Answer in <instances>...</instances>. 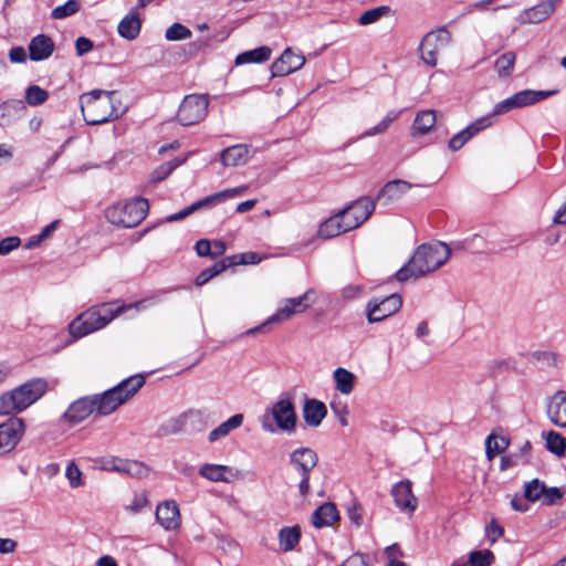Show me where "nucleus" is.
Listing matches in <instances>:
<instances>
[{
  "mask_svg": "<svg viewBox=\"0 0 566 566\" xmlns=\"http://www.w3.org/2000/svg\"><path fill=\"white\" fill-rule=\"evenodd\" d=\"M342 566H367L363 555L354 554L349 556Z\"/></svg>",
  "mask_w": 566,
  "mask_h": 566,
  "instance_id": "774afa93",
  "label": "nucleus"
},
{
  "mask_svg": "<svg viewBox=\"0 0 566 566\" xmlns=\"http://www.w3.org/2000/svg\"><path fill=\"white\" fill-rule=\"evenodd\" d=\"M437 120L436 112L431 109L421 111L416 115L412 124V135L422 136L429 133Z\"/></svg>",
  "mask_w": 566,
  "mask_h": 566,
  "instance_id": "473e14b6",
  "label": "nucleus"
},
{
  "mask_svg": "<svg viewBox=\"0 0 566 566\" xmlns=\"http://www.w3.org/2000/svg\"><path fill=\"white\" fill-rule=\"evenodd\" d=\"M48 390V381L33 378L0 395V416H13L23 412L35 403Z\"/></svg>",
  "mask_w": 566,
  "mask_h": 566,
  "instance_id": "20e7f679",
  "label": "nucleus"
},
{
  "mask_svg": "<svg viewBox=\"0 0 566 566\" xmlns=\"http://www.w3.org/2000/svg\"><path fill=\"white\" fill-rule=\"evenodd\" d=\"M390 493L394 497L396 506L399 510L407 513H412L416 511L418 500L412 493V482L410 480H403L396 483L391 488Z\"/></svg>",
  "mask_w": 566,
  "mask_h": 566,
  "instance_id": "a211bd4d",
  "label": "nucleus"
},
{
  "mask_svg": "<svg viewBox=\"0 0 566 566\" xmlns=\"http://www.w3.org/2000/svg\"><path fill=\"white\" fill-rule=\"evenodd\" d=\"M555 94V91H534V90H523L517 92L515 95V99L517 102L518 108L526 107L533 104H536L539 101H543Z\"/></svg>",
  "mask_w": 566,
  "mask_h": 566,
  "instance_id": "c9c22d12",
  "label": "nucleus"
},
{
  "mask_svg": "<svg viewBox=\"0 0 566 566\" xmlns=\"http://www.w3.org/2000/svg\"><path fill=\"white\" fill-rule=\"evenodd\" d=\"M199 475L211 482L233 483L243 479V472L237 468L205 463L199 468Z\"/></svg>",
  "mask_w": 566,
  "mask_h": 566,
  "instance_id": "2eb2a0df",
  "label": "nucleus"
},
{
  "mask_svg": "<svg viewBox=\"0 0 566 566\" xmlns=\"http://www.w3.org/2000/svg\"><path fill=\"white\" fill-rule=\"evenodd\" d=\"M289 461L293 469L301 475L297 488L300 496L304 499L311 492L310 475L318 463V455L313 449L301 447L290 453Z\"/></svg>",
  "mask_w": 566,
  "mask_h": 566,
  "instance_id": "6e6552de",
  "label": "nucleus"
},
{
  "mask_svg": "<svg viewBox=\"0 0 566 566\" xmlns=\"http://www.w3.org/2000/svg\"><path fill=\"white\" fill-rule=\"evenodd\" d=\"M124 461L123 459H118V458H115V457H107V458H103L101 460V467L103 470H107V471H114V472H123V465H124Z\"/></svg>",
  "mask_w": 566,
  "mask_h": 566,
  "instance_id": "5fc2aeb1",
  "label": "nucleus"
},
{
  "mask_svg": "<svg viewBox=\"0 0 566 566\" xmlns=\"http://www.w3.org/2000/svg\"><path fill=\"white\" fill-rule=\"evenodd\" d=\"M95 412L91 396L77 399L63 413V419L72 424L78 423Z\"/></svg>",
  "mask_w": 566,
  "mask_h": 566,
  "instance_id": "4be33fe9",
  "label": "nucleus"
},
{
  "mask_svg": "<svg viewBox=\"0 0 566 566\" xmlns=\"http://www.w3.org/2000/svg\"><path fill=\"white\" fill-rule=\"evenodd\" d=\"M80 10V2L77 0H67L64 4L55 7L51 17L55 20L65 19L75 14Z\"/></svg>",
  "mask_w": 566,
  "mask_h": 566,
  "instance_id": "37998d69",
  "label": "nucleus"
},
{
  "mask_svg": "<svg viewBox=\"0 0 566 566\" xmlns=\"http://www.w3.org/2000/svg\"><path fill=\"white\" fill-rule=\"evenodd\" d=\"M84 120L90 125H99L122 116L126 107L115 91L93 90L80 96Z\"/></svg>",
  "mask_w": 566,
  "mask_h": 566,
  "instance_id": "7ed1b4c3",
  "label": "nucleus"
},
{
  "mask_svg": "<svg viewBox=\"0 0 566 566\" xmlns=\"http://www.w3.org/2000/svg\"><path fill=\"white\" fill-rule=\"evenodd\" d=\"M20 245L18 237H8L0 241V255H6Z\"/></svg>",
  "mask_w": 566,
  "mask_h": 566,
  "instance_id": "6e6d98bb",
  "label": "nucleus"
},
{
  "mask_svg": "<svg viewBox=\"0 0 566 566\" xmlns=\"http://www.w3.org/2000/svg\"><path fill=\"white\" fill-rule=\"evenodd\" d=\"M364 292V286L360 284H348L343 287L342 296L345 300H353Z\"/></svg>",
  "mask_w": 566,
  "mask_h": 566,
  "instance_id": "4d7b16f0",
  "label": "nucleus"
},
{
  "mask_svg": "<svg viewBox=\"0 0 566 566\" xmlns=\"http://www.w3.org/2000/svg\"><path fill=\"white\" fill-rule=\"evenodd\" d=\"M54 51V42L45 34L34 36L29 44V55L32 61L49 59Z\"/></svg>",
  "mask_w": 566,
  "mask_h": 566,
  "instance_id": "a878e982",
  "label": "nucleus"
},
{
  "mask_svg": "<svg viewBox=\"0 0 566 566\" xmlns=\"http://www.w3.org/2000/svg\"><path fill=\"white\" fill-rule=\"evenodd\" d=\"M18 543L12 538L0 537V554H11L17 549Z\"/></svg>",
  "mask_w": 566,
  "mask_h": 566,
  "instance_id": "0e129e2a",
  "label": "nucleus"
},
{
  "mask_svg": "<svg viewBox=\"0 0 566 566\" xmlns=\"http://www.w3.org/2000/svg\"><path fill=\"white\" fill-rule=\"evenodd\" d=\"M142 22L135 12H130L124 17L118 23L117 30L122 38L134 40L140 32Z\"/></svg>",
  "mask_w": 566,
  "mask_h": 566,
  "instance_id": "2f4dec72",
  "label": "nucleus"
},
{
  "mask_svg": "<svg viewBox=\"0 0 566 566\" xmlns=\"http://www.w3.org/2000/svg\"><path fill=\"white\" fill-rule=\"evenodd\" d=\"M347 228L338 213L329 217L327 220L321 223L317 235L321 239H332L344 232H347Z\"/></svg>",
  "mask_w": 566,
  "mask_h": 566,
  "instance_id": "c756f323",
  "label": "nucleus"
},
{
  "mask_svg": "<svg viewBox=\"0 0 566 566\" xmlns=\"http://www.w3.org/2000/svg\"><path fill=\"white\" fill-rule=\"evenodd\" d=\"M193 212H196V209H195V206L192 203V205L186 207L185 209H182L181 211H179L177 213L169 214L168 217H166V221L167 222H176V221H179V220H182V219L187 218L188 216H190Z\"/></svg>",
  "mask_w": 566,
  "mask_h": 566,
  "instance_id": "bf43d9fd",
  "label": "nucleus"
},
{
  "mask_svg": "<svg viewBox=\"0 0 566 566\" xmlns=\"http://www.w3.org/2000/svg\"><path fill=\"white\" fill-rule=\"evenodd\" d=\"M451 42V34L446 28L428 32L419 45L420 57L428 66H436L438 63V55Z\"/></svg>",
  "mask_w": 566,
  "mask_h": 566,
  "instance_id": "9d476101",
  "label": "nucleus"
},
{
  "mask_svg": "<svg viewBox=\"0 0 566 566\" xmlns=\"http://www.w3.org/2000/svg\"><path fill=\"white\" fill-rule=\"evenodd\" d=\"M503 535V528L497 525L494 521L486 527V536L491 543H494L497 538Z\"/></svg>",
  "mask_w": 566,
  "mask_h": 566,
  "instance_id": "052dcab7",
  "label": "nucleus"
},
{
  "mask_svg": "<svg viewBox=\"0 0 566 566\" xmlns=\"http://www.w3.org/2000/svg\"><path fill=\"white\" fill-rule=\"evenodd\" d=\"M227 262H233L232 265L237 264H258L263 258L255 252H245L226 258Z\"/></svg>",
  "mask_w": 566,
  "mask_h": 566,
  "instance_id": "603ef678",
  "label": "nucleus"
},
{
  "mask_svg": "<svg viewBox=\"0 0 566 566\" xmlns=\"http://www.w3.org/2000/svg\"><path fill=\"white\" fill-rule=\"evenodd\" d=\"M304 64L305 56L301 52H295L293 49L287 48L272 64V74L273 76H285L298 71Z\"/></svg>",
  "mask_w": 566,
  "mask_h": 566,
  "instance_id": "dca6fc26",
  "label": "nucleus"
},
{
  "mask_svg": "<svg viewBox=\"0 0 566 566\" xmlns=\"http://www.w3.org/2000/svg\"><path fill=\"white\" fill-rule=\"evenodd\" d=\"M65 478L67 479L69 484L72 489L81 488L84 484L82 471L74 461H71L67 464L65 470Z\"/></svg>",
  "mask_w": 566,
  "mask_h": 566,
  "instance_id": "8fccbe9b",
  "label": "nucleus"
},
{
  "mask_svg": "<svg viewBox=\"0 0 566 566\" xmlns=\"http://www.w3.org/2000/svg\"><path fill=\"white\" fill-rule=\"evenodd\" d=\"M148 201L144 198H135L114 203L105 211L106 219L117 227L134 228L147 216Z\"/></svg>",
  "mask_w": 566,
  "mask_h": 566,
  "instance_id": "0eeeda50",
  "label": "nucleus"
},
{
  "mask_svg": "<svg viewBox=\"0 0 566 566\" xmlns=\"http://www.w3.org/2000/svg\"><path fill=\"white\" fill-rule=\"evenodd\" d=\"M48 92L38 85H32L27 90L25 101L29 105H41L48 99Z\"/></svg>",
  "mask_w": 566,
  "mask_h": 566,
  "instance_id": "49530a36",
  "label": "nucleus"
},
{
  "mask_svg": "<svg viewBox=\"0 0 566 566\" xmlns=\"http://www.w3.org/2000/svg\"><path fill=\"white\" fill-rule=\"evenodd\" d=\"M494 562V555L489 549L474 551L469 555L470 566H491Z\"/></svg>",
  "mask_w": 566,
  "mask_h": 566,
  "instance_id": "c03bdc74",
  "label": "nucleus"
},
{
  "mask_svg": "<svg viewBox=\"0 0 566 566\" xmlns=\"http://www.w3.org/2000/svg\"><path fill=\"white\" fill-rule=\"evenodd\" d=\"M296 422L295 408L289 398L279 399L260 418L261 428L269 433H274L276 430L292 433L295 431Z\"/></svg>",
  "mask_w": 566,
  "mask_h": 566,
  "instance_id": "423d86ee",
  "label": "nucleus"
},
{
  "mask_svg": "<svg viewBox=\"0 0 566 566\" xmlns=\"http://www.w3.org/2000/svg\"><path fill=\"white\" fill-rule=\"evenodd\" d=\"M165 36L168 41L186 40L191 36V31L180 23H174L166 30Z\"/></svg>",
  "mask_w": 566,
  "mask_h": 566,
  "instance_id": "09e8293b",
  "label": "nucleus"
},
{
  "mask_svg": "<svg viewBox=\"0 0 566 566\" xmlns=\"http://www.w3.org/2000/svg\"><path fill=\"white\" fill-rule=\"evenodd\" d=\"M327 415L326 406L317 399H306L303 406V418L310 427H318Z\"/></svg>",
  "mask_w": 566,
  "mask_h": 566,
  "instance_id": "cd10ccee",
  "label": "nucleus"
},
{
  "mask_svg": "<svg viewBox=\"0 0 566 566\" xmlns=\"http://www.w3.org/2000/svg\"><path fill=\"white\" fill-rule=\"evenodd\" d=\"M558 0H545L520 15L521 23H541L545 21L556 9Z\"/></svg>",
  "mask_w": 566,
  "mask_h": 566,
  "instance_id": "393cba45",
  "label": "nucleus"
},
{
  "mask_svg": "<svg viewBox=\"0 0 566 566\" xmlns=\"http://www.w3.org/2000/svg\"><path fill=\"white\" fill-rule=\"evenodd\" d=\"M333 379L335 388L342 395H349L353 392L356 382V376L346 368L338 367L333 371Z\"/></svg>",
  "mask_w": 566,
  "mask_h": 566,
  "instance_id": "7c9ffc66",
  "label": "nucleus"
},
{
  "mask_svg": "<svg viewBox=\"0 0 566 566\" xmlns=\"http://www.w3.org/2000/svg\"><path fill=\"white\" fill-rule=\"evenodd\" d=\"M509 446L505 437L490 434L485 441V455L489 461H492L499 453L503 452Z\"/></svg>",
  "mask_w": 566,
  "mask_h": 566,
  "instance_id": "ea45409f",
  "label": "nucleus"
},
{
  "mask_svg": "<svg viewBox=\"0 0 566 566\" xmlns=\"http://www.w3.org/2000/svg\"><path fill=\"white\" fill-rule=\"evenodd\" d=\"M546 448L549 452L559 458H566V438L556 431L543 432Z\"/></svg>",
  "mask_w": 566,
  "mask_h": 566,
  "instance_id": "4c0bfd02",
  "label": "nucleus"
},
{
  "mask_svg": "<svg viewBox=\"0 0 566 566\" xmlns=\"http://www.w3.org/2000/svg\"><path fill=\"white\" fill-rule=\"evenodd\" d=\"M209 98L205 94H190L184 97L179 109L178 120L184 126H190L203 120L208 114Z\"/></svg>",
  "mask_w": 566,
  "mask_h": 566,
  "instance_id": "9b49d317",
  "label": "nucleus"
},
{
  "mask_svg": "<svg viewBox=\"0 0 566 566\" xmlns=\"http://www.w3.org/2000/svg\"><path fill=\"white\" fill-rule=\"evenodd\" d=\"M389 10L390 9L388 7H386V6L370 9V10L364 12L359 17L358 22H359L360 25L373 24V23L377 22L378 20H380L381 17L387 14L389 12Z\"/></svg>",
  "mask_w": 566,
  "mask_h": 566,
  "instance_id": "a18cd8bd",
  "label": "nucleus"
},
{
  "mask_svg": "<svg viewBox=\"0 0 566 566\" xmlns=\"http://www.w3.org/2000/svg\"><path fill=\"white\" fill-rule=\"evenodd\" d=\"M301 530L298 526L283 527L279 532V545L283 552H290L298 544Z\"/></svg>",
  "mask_w": 566,
  "mask_h": 566,
  "instance_id": "e433bc0d",
  "label": "nucleus"
},
{
  "mask_svg": "<svg viewBox=\"0 0 566 566\" xmlns=\"http://www.w3.org/2000/svg\"><path fill=\"white\" fill-rule=\"evenodd\" d=\"M451 255L450 248L443 242L419 245L409 262L402 266L396 277L400 282L418 279L440 269Z\"/></svg>",
  "mask_w": 566,
  "mask_h": 566,
  "instance_id": "f03ea898",
  "label": "nucleus"
},
{
  "mask_svg": "<svg viewBox=\"0 0 566 566\" xmlns=\"http://www.w3.org/2000/svg\"><path fill=\"white\" fill-rule=\"evenodd\" d=\"M524 495L530 502L543 500L546 505H553L557 500L562 499L559 489L546 488L545 484L537 479L525 484Z\"/></svg>",
  "mask_w": 566,
  "mask_h": 566,
  "instance_id": "f3484780",
  "label": "nucleus"
},
{
  "mask_svg": "<svg viewBox=\"0 0 566 566\" xmlns=\"http://www.w3.org/2000/svg\"><path fill=\"white\" fill-rule=\"evenodd\" d=\"M402 305L400 295L394 293L381 300L373 298L366 306L369 323H377L397 313Z\"/></svg>",
  "mask_w": 566,
  "mask_h": 566,
  "instance_id": "4468645a",
  "label": "nucleus"
},
{
  "mask_svg": "<svg viewBox=\"0 0 566 566\" xmlns=\"http://www.w3.org/2000/svg\"><path fill=\"white\" fill-rule=\"evenodd\" d=\"M514 108H518V106H517V102L515 99V95H512V96L503 99L502 102L497 103L494 106L493 115H502V114L509 113L510 111H512Z\"/></svg>",
  "mask_w": 566,
  "mask_h": 566,
  "instance_id": "864d4df0",
  "label": "nucleus"
},
{
  "mask_svg": "<svg viewBox=\"0 0 566 566\" xmlns=\"http://www.w3.org/2000/svg\"><path fill=\"white\" fill-rule=\"evenodd\" d=\"M375 201L364 197L338 212L348 231L360 227L374 212Z\"/></svg>",
  "mask_w": 566,
  "mask_h": 566,
  "instance_id": "ddd939ff",
  "label": "nucleus"
},
{
  "mask_svg": "<svg viewBox=\"0 0 566 566\" xmlns=\"http://www.w3.org/2000/svg\"><path fill=\"white\" fill-rule=\"evenodd\" d=\"M185 163V159L174 158L167 163L161 164L159 167H157L150 176V179L153 182H159L165 180L167 177H169L172 171L182 165Z\"/></svg>",
  "mask_w": 566,
  "mask_h": 566,
  "instance_id": "79ce46f5",
  "label": "nucleus"
},
{
  "mask_svg": "<svg viewBox=\"0 0 566 566\" xmlns=\"http://www.w3.org/2000/svg\"><path fill=\"white\" fill-rule=\"evenodd\" d=\"M146 300L132 303L128 305L122 304L116 305V303H104L102 305L92 306L86 312L80 314L75 319L71 322L69 325L70 334L74 338H81L91 333H94L98 329L105 327L108 323H111L114 318L125 313L128 310H136L137 312L146 308Z\"/></svg>",
  "mask_w": 566,
  "mask_h": 566,
  "instance_id": "f257e3e1",
  "label": "nucleus"
},
{
  "mask_svg": "<svg viewBox=\"0 0 566 566\" xmlns=\"http://www.w3.org/2000/svg\"><path fill=\"white\" fill-rule=\"evenodd\" d=\"M233 262H227V259L221 260L220 262L214 263L212 266L205 269L201 271L196 277V284L201 286L209 282L216 275L222 273L226 269L232 265Z\"/></svg>",
  "mask_w": 566,
  "mask_h": 566,
  "instance_id": "a19ab883",
  "label": "nucleus"
},
{
  "mask_svg": "<svg viewBox=\"0 0 566 566\" xmlns=\"http://www.w3.org/2000/svg\"><path fill=\"white\" fill-rule=\"evenodd\" d=\"M317 301V293L314 289H307L302 295L289 297L282 301L276 312L268 317V323L281 324L290 321L293 316L302 314L311 308Z\"/></svg>",
  "mask_w": 566,
  "mask_h": 566,
  "instance_id": "1a4fd4ad",
  "label": "nucleus"
},
{
  "mask_svg": "<svg viewBox=\"0 0 566 566\" xmlns=\"http://www.w3.org/2000/svg\"><path fill=\"white\" fill-rule=\"evenodd\" d=\"M516 56L513 52H505L494 63V69L501 78H507L514 70Z\"/></svg>",
  "mask_w": 566,
  "mask_h": 566,
  "instance_id": "58836bf2",
  "label": "nucleus"
},
{
  "mask_svg": "<svg viewBox=\"0 0 566 566\" xmlns=\"http://www.w3.org/2000/svg\"><path fill=\"white\" fill-rule=\"evenodd\" d=\"M546 413L555 426L566 429V391H557L548 399Z\"/></svg>",
  "mask_w": 566,
  "mask_h": 566,
  "instance_id": "412c9836",
  "label": "nucleus"
},
{
  "mask_svg": "<svg viewBox=\"0 0 566 566\" xmlns=\"http://www.w3.org/2000/svg\"><path fill=\"white\" fill-rule=\"evenodd\" d=\"M122 473L133 478H144L148 474V468L142 462L125 460Z\"/></svg>",
  "mask_w": 566,
  "mask_h": 566,
  "instance_id": "de8ad7c7",
  "label": "nucleus"
},
{
  "mask_svg": "<svg viewBox=\"0 0 566 566\" xmlns=\"http://www.w3.org/2000/svg\"><path fill=\"white\" fill-rule=\"evenodd\" d=\"M195 250L199 256H210L211 242L207 239H201L197 241Z\"/></svg>",
  "mask_w": 566,
  "mask_h": 566,
  "instance_id": "e2e57ef3",
  "label": "nucleus"
},
{
  "mask_svg": "<svg viewBox=\"0 0 566 566\" xmlns=\"http://www.w3.org/2000/svg\"><path fill=\"white\" fill-rule=\"evenodd\" d=\"M333 411H334L335 416L337 417L340 426L347 427L348 426V413H349L347 407L344 406L342 408H337V407L333 406Z\"/></svg>",
  "mask_w": 566,
  "mask_h": 566,
  "instance_id": "69168bd1",
  "label": "nucleus"
},
{
  "mask_svg": "<svg viewBox=\"0 0 566 566\" xmlns=\"http://www.w3.org/2000/svg\"><path fill=\"white\" fill-rule=\"evenodd\" d=\"M9 57L13 63H22L27 61V52L24 48L15 46L10 50Z\"/></svg>",
  "mask_w": 566,
  "mask_h": 566,
  "instance_id": "680f3d73",
  "label": "nucleus"
},
{
  "mask_svg": "<svg viewBox=\"0 0 566 566\" xmlns=\"http://www.w3.org/2000/svg\"><path fill=\"white\" fill-rule=\"evenodd\" d=\"M148 504L149 502L147 495L145 493H139L135 494L129 503L124 506V509L130 514H137L142 512L146 506H148Z\"/></svg>",
  "mask_w": 566,
  "mask_h": 566,
  "instance_id": "3c124183",
  "label": "nucleus"
},
{
  "mask_svg": "<svg viewBox=\"0 0 566 566\" xmlns=\"http://www.w3.org/2000/svg\"><path fill=\"white\" fill-rule=\"evenodd\" d=\"M142 375L132 376L103 394L92 395L95 412L108 416L126 403L144 385Z\"/></svg>",
  "mask_w": 566,
  "mask_h": 566,
  "instance_id": "39448f33",
  "label": "nucleus"
},
{
  "mask_svg": "<svg viewBox=\"0 0 566 566\" xmlns=\"http://www.w3.org/2000/svg\"><path fill=\"white\" fill-rule=\"evenodd\" d=\"M248 190V186H239L234 188H229L212 195H209L196 202H193L196 211L201 209H210L216 207L219 203H222L229 199L237 198L242 196Z\"/></svg>",
  "mask_w": 566,
  "mask_h": 566,
  "instance_id": "b1692460",
  "label": "nucleus"
},
{
  "mask_svg": "<svg viewBox=\"0 0 566 566\" xmlns=\"http://www.w3.org/2000/svg\"><path fill=\"white\" fill-rule=\"evenodd\" d=\"M250 158V151L245 145H234L222 150L220 155L224 167H235L245 164Z\"/></svg>",
  "mask_w": 566,
  "mask_h": 566,
  "instance_id": "c85d7f7f",
  "label": "nucleus"
},
{
  "mask_svg": "<svg viewBox=\"0 0 566 566\" xmlns=\"http://www.w3.org/2000/svg\"><path fill=\"white\" fill-rule=\"evenodd\" d=\"M75 49L78 56L84 55L93 49V42L84 36L77 38L75 42Z\"/></svg>",
  "mask_w": 566,
  "mask_h": 566,
  "instance_id": "13d9d810",
  "label": "nucleus"
},
{
  "mask_svg": "<svg viewBox=\"0 0 566 566\" xmlns=\"http://www.w3.org/2000/svg\"><path fill=\"white\" fill-rule=\"evenodd\" d=\"M339 520L337 507L333 503H324L318 506L312 514V524L316 528L332 526Z\"/></svg>",
  "mask_w": 566,
  "mask_h": 566,
  "instance_id": "bb28decb",
  "label": "nucleus"
},
{
  "mask_svg": "<svg viewBox=\"0 0 566 566\" xmlns=\"http://www.w3.org/2000/svg\"><path fill=\"white\" fill-rule=\"evenodd\" d=\"M25 432L23 419L11 417L0 423V458L15 449Z\"/></svg>",
  "mask_w": 566,
  "mask_h": 566,
  "instance_id": "f8f14e48",
  "label": "nucleus"
},
{
  "mask_svg": "<svg viewBox=\"0 0 566 566\" xmlns=\"http://www.w3.org/2000/svg\"><path fill=\"white\" fill-rule=\"evenodd\" d=\"M243 422V415L237 413L230 417L224 422L220 423L217 428H214L209 433V441L216 442L221 438L227 437L232 430L239 428Z\"/></svg>",
  "mask_w": 566,
  "mask_h": 566,
  "instance_id": "72a5a7b5",
  "label": "nucleus"
},
{
  "mask_svg": "<svg viewBox=\"0 0 566 566\" xmlns=\"http://www.w3.org/2000/svg\"><path fill=\"white\" fill-rule=\"evenodd\" d=\"M155 514L156 521L165 531H177L180 527V511L175 501L170 500L158 504Z\"/></svg>",
  "mask_w": 566,
  "mask_h": 566,
  "instance_id": "6ab92c4d",
  "label": "nucleus"
},
{
  "mask_svg": "<svg viewBox=\"0 0 566 566\" xmlns=\"http://www.w3.org/2000/svg\"><path fill=\"white\" fill-rule=\"evenodd\" d=\"M411 188L412 185L408 181L391 180L379 190L376 199L381 205L387 206L401 199Z\"/></svg>",
  "mask_w": 566,
  "mask_h": 566,
  "instance_id": "5701e85b",
  "label": "nucleus"
},
{
  "mask_svg": "<svg viewBox=\"0 0 566 566\" xmlns=\"http://www.w3.org/2000/svg\"><path fill=\"white\" fill-rule=\"evenodd\" d=\"M518 464V455L517 454H510L506 457H502L500 469L502 471L507 470L509 468L515 467Z\"/></svg>",
  "mask_w": 566,
  "mask_h": 566,
  "instance_id": "338daca9",
  "label": "nucleus"
},
{
  "mask_svg": "<svg viewBox=\"0 0 566 566\" xmlns=\"http://www.w3.org/2000/svg\"><path fill=\"white\" fill-rule=\"evenodd\" d=\"M492 124L491 117H481L454 135L449 142V148L452 151L461 149L474 135Z\"/></svg>",
  "mask_w": 566,
  "mask_h": 566,
  "instance_id": "aec40b11",
  "label": "nucleus"
},
{
  "mask_svg": "<svg viewBox=\"0 0 566 566\" xmlns=\"http://www.w3.org/2000/svg\"><path fill=\"white\" fill-rule=\"evenodd\" d=\"M272 50L269 46H260L237 55L235 64L262 63L270 59Z\"/></svg>",
  "mask_w": 566,
  "mask_h": 566,
  "instance_id": "f704fd0d",
  "label": "nucleus"
}]
</instances>
